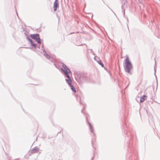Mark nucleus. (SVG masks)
Masks as SVG:
<instances>
[{"mask_svg":"<svg viewBox=\"0 0 160 160\" xmlns=\"http://www.w3.org/2000/svg\"><path fill=\"white\" fill-rule=\"evenodd\" d=\"M156 68L155 67H154V71H155V73L156 72Z\"/></svg>","mask_w":160,"mask_h":160,"instance_id":"obj_12","label":"nucleus"},{"mask_svg":"<svg viewBox=\"0 0 160 160\" xmlns=\"http://www.w3.org/2000/svg\"><path fill=\"white\" fill-rule=\"evenodd\" d=\"M127 2V1L126 0H123L122 1V3L123 4H125V3Z\"/></svg>","mask_w":160,"mask_h":160,"instance_id":"obj_11","label":"nucleus"},{"mask_svg":"<svg viewBox=\"0 0 160 160\" xmlns=\"http://www.w3.org/2000/svg\"><path fill=\"white\" fill-rule=\"evenodd\" d=\"M27 39L28 40L30 41V44L32 46H33L35 48L36 47V44L34 43L29 38L27 37Z\"/></svg>","mask_w":160,"mask_h":160,"instance_id":"obj_4","label":"nucleus"},{"mask_svg":"<svg viewBox=\"0 0 160 160\" xmlns=\"http://www.w3.org/2000/svg\"><path fill=\"white\" fill-rule=\"evenodd\" d=\"M58 0H55V1L54 2H58Z\"/></svg>","mask_w":160,"mask_h":160,"instance_id":"obj_13","label":"nucleus"},{"mask_svg":"<svg viewBox=\"0 0 160 160\" xmlns=\"http://www.w3.org/2000/svg\"><path fill=\"white\" fill-rule=\"evenodd\" d=\"M39 150V148L37 147L33 148L31 151V153H33L38 152Z\"/></svg>","mask_w":160,"mask_h":160,"instance_id":"obj_5","label":"nucleus"},{"mask_svg":"<svg viewBox=\"0 0 160 160\" xmlns=\"http://www.w3.org/2000/svg\"><path fill=\"white\" fill-rule=\"evenodd\" d=\"M62 67L63 68H62L61 70L64 72L65 76L68 78L65 80L66 82L69 86L72 91L74 92H76V91L75 88L71 84L72 81L69 75V74L71 73V72L69 68L63 63H62Z\"/></svg>","mask_w":160,"mask_h":160,"instance_id":"obj_1","label":"nucleus"},{"mask_svg":"<svg viewBox=\"0 0 160 160\" xmlns=\"http://www.w3.org/2000/svg\"><path fill=\"white\" fill-rule=\"evenodd\" d=\"M82 113H83V112L82 111Z\"/></svg>","mask_w":160,"mask_h":160,"instance_id":"obj_15","label":"nucleus"},{"mask_svg":"<svg viewBox=\"0 0 160 160\" xmlns=\"http://www.w3.org/2000/svg\"><path fill=\"white\" fill-rule=\"evenodd\" d=\"M123 7V5H122V7Z\"/></svg>","mask_w":160,"mask_h":160,"instance_id":"obj_16","label":"nucleus"},{"mask_svg":"<svg viewBox=\"0 0 160 160\" xmlns=\"http://www.w3.org/2000/svg\"><path fill=\"white\" fill-rule=\"evenodd\" d=\"M159 1H160V0H159Z\"/></svg>","mask_w":160,"mask_h":160,"instance_id":"obj_17","label":"nucleus"},{"mask_svg":"<svg viewBox=\"0 0 160 160\" xmlns=\"http://www.w3.org/2000/svg\"><path fill=\"white\" fill-rule=\"evenodd\" d=\"M88 124L89 125V126L90 128V130H91V132H92V133H93L94 134V130H93V128H92V125L89 122H88Z\"/></svg>","mask_w":160,"mask_h":160,"instance_id":"obj_10","label":"nucleus"},{"mask_svg":"<svg viewBox=\"0 0 160 160\" xmlns=\"http://www.w3.org/2000/svg\"><path fill=\"white\" fill-rule=\"evenodd\" d=\"M43 52H44V55L48 59L50 58V56L49 55H48L45 50H43Z\"/></svg>","mask_w":160,"mask_h":160,"instance_id":"obj_8","label":"nucleus"},{"mask_svg":"<svg viewBox=\"0 0 160 160\" xmlns=\"http://www.w3.org/2000/svg\"><path fill=\"white\" fill-rule=\"evenodd\" d=\"M30 36L31 38L35 40L38 43L40 44L41 42V40L40 38L39 35L38 34H31Z\"/></svg>","mask_w":160,"mask_h":160,"instance_id":"obj_3","label":"nucleus"},{"mask_svg":"<svg viewBox=\"0 0 160 160\" xmlns=\"http://www.w3.org/2000/svg\"><path fill=\"white\" fill-rule=\"evenodd\" d=\"M96 58L97 57L96 56H95L94 58V60L96 61L97 62H98V63L100 65H101L102 67H104V65L101 62V61L99 60H97Z\"/></svg>","mask_w":160,"mask_h":160,"instance_id":"obj_7","label":"nucleus"},{"mask_svg":"<svg viewBox=\"0 0 160 160\" xmlns=\"http://www.w3.org/2000/svg\"><path fill=\"white\" fill-rule=\"evenodd\" d=\"M147 96L146 95H143L141 97L140 99L141 102H143L145 101V100L146 99L145 98Z\"/></svg>","mask_w":160,"mask_h":160,"instance_id":"obj_9","label":"nucleus"},{"mask_svg":"<svg viewBox=\"0 0 160 160\" xmlns=\"http://www.w3.org/2000/svg\"><path fill=\"white\" fill-rule=\"evenodd\" d=\"M112 11L113 12V13H114V14H115V13H114V12L112 10Z\"/></svg>","mask_w":160,"mask_h":160,"instance_id":"obj_14","label":"nucleus"},{"mask_svg":"<svg viewBox=\"0 0 160 160\" xmlns=\"http://www.w3.org/2000/svg\"><path fill=\"white\" fill-rule=\"evenodd\" d=\"M124 63L123 66L125 71L128 73H130V70L132 68V66L128 56H126Z\"/></svg>","mask_w":160,"mask_h":160,"instance_id":"obj_2","label":"nucleus"},{"mask_svg":"<svg viewBox=\"0 0 160 160\" xmlns=\"http://www.w3.org/2000/svg\"><path fill=\"white\" fill-rule=\"evenodd\" d=\"M53 8L54 11H55L57 10V8L58 7V2H54L53 4Z\"/></svg>","mask_w":160,"mask_h":160,"instance_id":"obj_6","label":"nucleus"}]
</instances>
